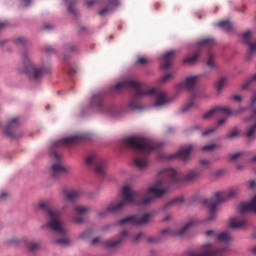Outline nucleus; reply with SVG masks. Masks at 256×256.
Wrapping results in <instances>:
<instances>
[{"label": "nucleus", "instance_id": "58836bf2", "mask_svg": "<svg viewBox=\"0 0 256 256\" xmlns=\"http://www.w3.org/2000/svg\"><path fill=\"white\" fill-rule=\"evenodd\" d=\"M37 247H39V244H37V243H30V244L28 245V249H29L30 251H35V249H37Z\"/></svg>", "mask_w": 256, "mask_h": 256}, {"label": "nucleus", "instance_id": "a19ab883", "mask_svg": "<svg viewBox=\"0 0 256 256\" xmlns=\"http://www.w3.org/2000/svg\"><path fill=\"white\" fill-rule=\"evenodd\" d=\"M201 165L203 167H209V165H211V162H209V160H201Z\"/></svg>", "mask_w": 256, "mask_h": 256}, {"label": "nucleus", "instance_id": "8fccbe9b", "mask_svg": "<svg viewBox=\"0 0 256 256\" xmlns=\"http://www.w3.org/2000/svg\"><path fill=\"white\" fill-rule=\"evenodd\" d=\"M143 237V233H139L136 237H135V241H139V239H141Z\"/></svg>", "mask_w": 256, "mask_h": 256}, {"label": "nucleus", "instance_id": "f704fd0d", "mask_svg": "<svg viewBox=\"0 0 256 256\" xmlns=\"http://www.w3.org/2000/svg\"><path fill=\"white\" fill-rule=\"evenodd\" d=\"M242 156H243V153L241 152L235 153L231 156V161H237V159H241Z\"/></svg>", "mask_w": 256, "mask_h": 256}, {"label": "nucleus", "instance_id": "412c9836", "mask_svg": "<svg viewBox=\"0 0 256 256\" xmlns=\"http://www.w3.org/2000/svg\"><path fill=\"white\" fill-rule=\"evenodd\" d=\"M251 35H252V32L247 31L243 34V39L249 45V52L251 53V55H255V53H256V41L249 42V39H251Z\"/></svg>", "mask_w": 256, "mask_h": 256}, {"label": "nucleus", "instance_id": "79ce46f5", "mask_svg": "<svg viewBox=\"0 0 256 256\" xmlns=\"http://www.w3.org/2000/svg\"><path fill=\"white\" fill-rule=\"evenodd\" d=\"M73 221H74L75 223H83V217H79V218L74 217V218H73Z\"/></svg>", "mask_w": 256, "mask_h": 256}, {"label": "nucleus", "instance_id": "bf43d9fd", "mask_svg": "<svg viewBox=\"0 0 256 256\" xmlns=\"http://www.w3.org/2000/svg\"><path fill=\"white\" fill-rule=\"evenodd\" d=\"M252 253L256 255V246L252 248Z\"/></svg>", "mask_w": 256, "mask_h": 256}, {"label": "nucleus", "instance_id": "c9c22d12", "mask_svg": "<svg viewBox=\"0 0 256 256\" xmlns=\"http://www.w3.org/2000/svg\"><path fill=\"white\" fill-rule=\"evenodd\" d=\"M171 77H173L172 73L166 74L164 77H162L161 83H167V81H169V79H171Z\"/></svg>", "mask_w": 256, "mask_h": 256}, {"label": "nucleus", "instance_id": "3c124183", "mask_svg": "<svg viewBox=\"0 0 256 256\" xmlns=\"http://www.w3.org/2000/svg\"><path fill=\"white\" fill-rule=\"evenodd\" d=\"M25 7H28L29 3H31V0H22Z\"/></svg>", "mask_w": 256, "mask_h": 256}, {"label": "nucleus", "instance_id": "f03ea898", "mask_svg": "<svg viewBox=\"0 0 256 256\" xmlns=\"http://www.w3.org/2000/svg\"><path fill=\"white\" fill-rule=\"evenodd\" d=\"M38 207L46 213L48 221L43 227H48L55 232V242L58 245H69V238L67 237V229L63 226L61 219V212L51 207V202L41 201Z\"/></svg>", "mask_w": 256, "mask_h": 256}, {"label": "nucleus", "instance_id": "c85d7f7f", "mask_svg": "<svg viewBox=\"0 0 256 256\" xmlns=\"http://www.w3.org/2000/svg\"><path fill=\"white\" fill-rule=\"evenodd\" d=\"M199 47H213L215 45V41L211 38L204 39L199 42Z\"/></svg>", "mask_w": 256, "mask_h": 256}, {"label": "nucleus", "instance_id": "20e7f679", "mask_svg": "<svg viewBox=\"0 0 256 256\" xmlns=\"http://www.w3.org/2000/svg\"><path fill=\"white\" fill-rule=\"evenodd\" d=\"M131 89L134 90L135 99H141L145 95L156 97L154 107H163L169 103V98H167V93L156 88H149L141 82L133 81L131 79H126L116 84V89Z\"/></svg>", "mask_w": 256, "mask_h": 256}, {"label": "nucleus", "instance_id": "9d476101", "mask_svg": "<svg viewBox=\"0 0 256 256\" xmlns=\"http://www.w3.org/2000/svg\"><path fill=\"white\" fill-rule=\"evenodd\" d=\"M51 157L54 161V164L52 165V176L55 179H57L59 175H63L64 173L69 172V168L65 167L61 162V156L57 154V151L52 150Z\"/></svg>", "mask_w": 256, "mask_h": 256}, {"label": "nucleus", "instance_id": "4468645a", "mask_svg": "<svg viewBox=\"0 0 256 256\" xmlns=\"http://www.w3.org/2000/svg\"><path fill=\"white\" fill-rule=\"evenodd\" d=\"M207 237H214L218 239V241H222L227 243V241H231V233L230 232H217L216 230H208L206 232Z\"/></svg>", "mask_w": 256, "mask_h": 256}, {"label": "nucleus", "instance_id": "423d86ee", "mask_svg": "<svg viewBox=\"0 0 256 256\" xmlns=\"http://www.w3.org/2000/svg\"><path fill=\"white\" fill-rule=\"evenodd\" d=\"M86 166L89 169H94L98 177L105 176V170L107 169V163L99 158V156L93 154L85 159Z\"/></svg>", "mask_w": 256, "mask_h": 256}, {"label": "nucleus", "instance_id": "e433bc0d", "mask_svg": "<svg viewBox=\"0 0 256 256\" xmlns=\"http://www.w3.org/2000/svg\"><path fill=\"white\" fill-rule=\"evenodd\" d=\"M137 63L139 65H147V63H149V59H147V58H139Z\"/></svg>", "mask_w": 256, "mask_h": 256}, {"label": "nucleus", "instance_id": "1a4fd4ad", "mask_svg": "<svg viewBox=\"0 0 256 256\" xmlns=\"http://www.w3.org/2000/svg\"><path fill=\"white\" fill-rule=\"evenodd\" d=\"M153 220V213H146L144 215L128 216L119 221V225H145Z\"/></svg>", "mask_w": 256, "mask_h": 256}, {"label": "nucleus", "instance_id": "ea45409f", "mask_svg": "<svg viewBox=\"0 0 256 256\" xmlns=\"http://www.w3.org/2000/svg\"><path fill=\"white\" fill-rule=\"evenodd\" d=\"M237 135H239V133L237 132V130H233L232 132H230L228 134L229 139H233L234 137H237Z\"/></svg>", "mask_w": 256, "mask_h": 256}, {"label": "nucleus", "instance_id": "69168bd1", "mask_svg": "<svg viewBox=\"0 0 256 256\" xmlns=\"http://www.w3.org/2000/svg\"><path fill=\"white\" fill-rule=\"evenodd\" d=\"M18 41H19L20 43H23V39H18Z\"/></svg>", "mask_w": 256, "mask_h": 256}, {"label": "nucleus", "instance_id": "6ab92c4d", "mask_svg": "<svg viewBox=\"0 0 256 256\" xmlns=\"http://www.w3.org/2000/svg\"><path fill=\"white\" fill-rule=\"evenodd\" d=\"M175 53V51H169L166 54H164L161 61L162 69L166 70L169 69V67H171V61L175 59Z\"/></svg>", "mask_w": 256, "mask_h": 256}, {"label": "nucleus", "instance_id": "f257e3e1", "mask_svg": "<svg viewBox=\"0 0 256 256\" xmlns=\"http://www.w3.org/2000/svg\"><path fill=\"white\" fill-rule=\"evenodd\" d=\"M159 178L146 191H135L133 187L126 185L122 188V199L111 202L109 206L97 213L98 219H103L107 213L119 211L127 205H149L153 199L163 197L165 193L169 192V188L173 183H177V172L175 169L168 168L160 172Z\"/></svg>", "mask_w": 256, "mask_h": 256}, {"label": "nucleus", "instance_id": "7c9ffc66", "mask_svg": "<svg viewBox=\"0 0 256 256\" xmlns=\"http://www.w3.org/2000/svg\"><path fill=\"white\" fill-rule=\"evenodd\" d=\"M197 177H199V174L195 171H191L186 175L185 181H193L194 179H197Z\"/></svg>", "mask_w": 256, "mask_h": 256}, {"label": "nucleus", "instance_id": "4c0bfd02", "mask_svg": "<svg viewBox=\"0 0 256 256\" xmlns=\"http://www.w3.org/2000/svg\"><path fill=\"white\" fill-rule=\"evenodd\" d=\"M217 130V128H209L208 130L204 131L202 133L203 136L205 135H210V133H215V131Z\"/></svg>", "mask_w": 256, "mask_h": 256}, {"label": "nucleus", "instance_id": "39448f33", "mask_svg": "<svg viewBox=\"0 0 256 256\" xmlns=\"http://www.w3.org/2000/svg\"><path fill=\"white\" fill-rule=\"evenodd\" d=\"M239 193V190L232 188L228 190L227 192H216L214 196V201L210 200L208 202V205L210 206V213L207 217L208 221H214V219H217V204L223 203V201H227V199H231L235 197Z\"/></svg>", "mask_w": 256, "mask_h": 256}, {"label": "nucleus", "instance_id": "bb28decb", "mask_svg": "<svg viewBox=\"0 0 256 256\" xmlns=\"http://www.w3.org/2000/svg\"><path fill=\"white\" fill-rule=\"evenodd\" d=\"M227 85V78H220L216 83V91L217 93H221L225 86Z\"/></svg>", "mask_w": 256, "mask_h": 256}, {"label": "nucleus", "instance_id": "09e8293b", "mask_svg": "<svg viewBox=\"0 0 256 256\" xmlns=\"http://www.w3.org/2000/svg\"><path fill=\"white\" fill-rule=\"evenodd\" d=\"M256 187V182L255 181H251L250 182V189H255Z\"/></svg>", "mask_w": 256, "mask_h": 256}, {"label": "nucleus", "instance_id": "052dcab7", "mask_svg": "<svg viewBox=\"0 0 256 256\" xmlns=\"http://www.w3.org/2000/svg\"><path fill=\"white\" fill-rule=\"evenodd\" d=\"M251 81H256V74L252 77Z\"/></svg>", "mask_w": 256, "mask_h": 256}, {"label": "nucleus", "instance_id": "5701e85b", "mask_svg": "<svg viewBox=\"0 0 256 256\" xmlns=\"http://www.w3.org/2000/svg\"><path fill=\"white\" fill-rule=\"evenodd\" d=\"M79 139H81V136H77V135L66 137L62 141L56 143V145H66V146L75 145V143H77Z\"/></svg>", "mask_w": 256, "mask_h": 256}, {"label": "nucleus", "instance_id": "de8ad7c7", "mask_svg": "<svg viewBox=\"0 0 256 256\" xmlns=\"http://www.w3.org/2000/svg\"><path fill=\"white\" fill-rule=\"evenodd\" d=\"M8 196H9V193L2 192V194L0 195V199H3V198L8 197Z\"/></svg>", "mask_w": 256, "mask_h": 256}, {"label": "nucleus", "instance_id": "aec40b11", "mask_svg": "<svg viewBox=\"0 0 256 256\" xmlns=\"http://www.w3.org/2000/svg\"><path fill=\"white\" fill-rule=\"evenodd\" d=\"M117 5H119V0H107V7L102 9L99 12V15H101V17H104V15L111 13V11H113V8L117 7Z\"/></svg>", "mask_w": 256, "mask_h": 256}, {"label": "nucleus", "instance_id": "a18cd8bd", "mask_svg": "<svg viewBox=\"0 0 256 256\" xmlns=\"http://www.w3.org/2000/svg\"><path fill=\"white\" fill-rule=\"evenodd\" d=\"M232 99H233L234 101L240 102V101H241V96L235 95V96L232 97Z\"/></svg>", "mask_w": 256, "mask_h": 256}, {"label": "nucleus", "instance_id": "473e14b6", "mask_svg": "<svg viewBox=\"0 0 256 256\" xmlns=\"http://www.w3.org/2000/svg\"><path fill=\"white\" fill-rule=\"evenodd\" d=\"M217 145L215 144H208L202 147V151H213Z\"/></svg>", "mask_w": 256, "mask_h": 256}, {"label": "nucleus", "instance_id": "e2e57ef3", "mask_svg": "<svg viewBox=\"0 0 256 256\" xmlns=\"http://www.w3.org/2000/svg\"><path fill=\"white\" fill-rule=\"evenodd\" d=\"M164 221H169V216H167L166 218H164Z\"/></svg>", "mask_w": 256, "mask_h": 256}, {"label": "nucleus", "instance_id": "c03bdc74", "mask_svg": "<svg viewBox=\"0 0 256 256\" xmlns=\"http://www.w3.org/2000/svg\"><path fill=\"white\" fill-rule=\"evenodd\" d=\"M94 3H97V1L96 0L89 1L86 3V6L91 7V5H94Z\"/></svg>", "mask_w": 256, "mask_h": 256}, {"label": "nucleus", "instance_id": "dca6fc26", "mask_svg": "<svg viewBox=\"0 0 256 256\" xmlns=\"http://www.w3.org/2000/svg\"><path fill=\"white\" fill-rule=\"evenodd\" d=\"M192 152L193 145L184 146L174 156H171L170 159L178 157V159H182V161H189V155H191Z\"/></svg>", "mask_w": 256, "mask_h": 256}, {"label": "nucleus", "instance_id": "ddd939ff", "mask_svg": "<svg viewBox=\"0 0 256 256\" xmlns=\"http://www.w3.org/2000/svg\"><path fill=\"white\" fill-rule=\"evenodd\" d=\"M240 215L244 213H256V195L247 203H241L239 206Z\"/></svg>", "mask_w": 256, "mask_h": 256}, {"label": "nucleus", "instance_id": "0e129e2a", "mask_svg": "<svg viewBox=\"0 0 256 256\" xmlns=\"http://www.w3.org/2000/svg\"><path fill=\"white\" fill-rule=\"evenodd\" d=\"M68 10L70 11V13H73V10H71V7H69Z\"/></svg>", "mask_w": 256, "mask_h": 256}, {"label": "nucleus", "instance_id": "6e6d98bb", "mask_svg": "<svg viewBox=\"0 0 256 256\" xmlns=\"http://www.w3.org/2000/svg\"><path fill=\"white\" fill-rule=\"evenodd\" d=\"M252 103H253V104H255V103H256V93L253 95Z\"/></svg>", "mask_w": 256, "mask_h": 256}, {"label": "nucleus", "instance_id": "a878e982", "mask_svg": "<svg viewBox=\"0 0 256 256\" xmlns=\"http://www.w3.org/2000/svg\"><path fill=\"white\" fill-rule=\"evenodd\" d=\"M75 213H78V215H87L90 211L91 208L83 205H77L74 207Z\"/></svg>", "mask_w": 256, "mask_h": 256}, {"label": "nucleus", "instance_id": "b1692460", "mask_svg": "<svg viewBox=\"0 0 256 256\" xmlns=\"http://www.w3.org/2000/svg\"><path fill=\"white\" fill-rule=\"evenodd\" d=\"M16 127H19V119L14 118L12 119L6 126V134L9 135V137H13V129H16Z\"/></svg>", "mask_w": 256, "mask_h": 256}, {"label": "nucleus", "instance_id": "cd10ccee", "mask_svg": "<svg viewBox=\"0 0 256 256\" xmlns=\"http://www.w3.org/2000/svg\"><path fill=\"white\" fill-rule=\"evenodd\" d=\"M218 27H221L224 31H231L233 29V24L229 21H222L217 24Z\"/></svg>", "mask_w": 256, "mask_h": 256}, {"label": "nucleus", "instance_id": "393cba45", "mask_svg": "<svg viewBox=\"0 0 256 256\" xmlns=\"http://www.w3.org/2000/svg\"><path fill=\"white\" fill-rule=\"evenodd\" d=\"M251 119H256V109L254 110L253 115L250 118H248V121H251ZM255 133H256V123L248 128V130L246 131V136L253 137Z\"/></svg>", "mask_w": 256, "mask_h": 256}, {"label": "nucleus", "instance_id": "7ed1b4c3", "mask_svg": "<svg viewBox=\"0 0 256 256\" xmlns=\"http://www.w3.org/2000/svg\"><path fill=\"white\" fill-rule=\"evenodd\" d=\"M123 145L124 147H127V149H134L137 151L138 156L134 159V165L140 170L149 167L147 155L157 149V146L153 141L139 136L125 138L123 140Z\"/></svg>", "mask_w": 256, "mask_h": 256}, {"label": "nucleus", "instance_id": "9b49d317", "mask_svg": "<svg viewBox=\"0 0 256 256\" xmlns=\"http://www.w3.org/2000/svg\"><path fill=\"white\" fill-rule=\"evenodd\" d=\"M221 113H224L225 115H238V113H241V110L233 111L231 110V108L226 106H216L206 112L203 117L204 119H211V117L219 115Z\"/></svg>", "mask_w": 256, "mask_h": 256}, {"label": "nucleus", "instance_id": "0eeeda50", "mask_svg": "<svg viewBox=\"0 0 256 256\" xmlns=\"http://www.w3.org/2000/svg\"><path fill=\"white\" fill-rule=\"evenodd\" d=\"M225 251H227V246L220 249H215L213 244L208 243L201 247V253L188 252L185 254V256H222Z\"/></svg>", "mask_w": 256, "mask_h": 256}, {"label": "nucleus", "instance_id": "49530a36", "mask_svg": "<svg viewBox=\"0 0 256 256\" xmlns=\"http://www.w3.org/2000/svg\"><path fill=\"white\" fill-rule=\"evenodd\" d=\"M238 171H243L245 169V165L237 164Z\"/></svg>", "mask_w": 256, "mask_h": 256}, {"label": "nucleus", "instance_id": "680f3d73", "mask_svg": "<svg viewBox=\"0 0 256 256\" xmlns=\"http://www.w3.org/2000/svg\"><path fill=\"white\" fill-rule=\"evenodd\" d=\"M252 163H256V157L251 159Z\"/></svg>", "mask_w": 256, "mask_h": 256}, {"label": "nucleus", "instance_id": "864d4df0", "mask_svg": "<svg viewBox=\"0 0 256 256\" xmlns=\"http://www.w3.org/2000/svg\"><path fill=\"white\" fill-rule=\"evenodd\" d=\"M92 243H93V245H97V243H99V238H94L92 240Z\"/></svg>", "mask_w": 256, "mask_h": 256}, {"label": "nucleus", "instance_id": "a211bd4d", "mask_svg": "<svg viewBox=\"0 0 256 256\" xmlns=\"http://www.w3.org/2000/svg\"><path fill=\"white\" fill-rule=\"evenodd\" d=\"M127 237H129V234H127V231H123L117 240H108L106 242V245L108 247H119V245H123L125 241H127Z\"/></svg>", "mask_w": 256, "mask_h": 256}, {"label": "nucleus", "instance_id": "f3484780", "mask_svg": "<svg viewBox=\"0 0 256 256\" xmlns=\"http://www.w3.org/2000/svg\"><path fill=\"white\" fill-rule=\"evenodd\" d=\"M199 76H189L184 82L178 84V89H193L197 83Z\"/></svg>", "mask_w": 256, "mask_h": 256}, {"label": "nucleus", "instance_id": "f8f14e48", "mask_svg": "<svg viewBox=\"0 0 256 256\" xmlns=\"http://www.w3.org/2000/svg\"><path fill=\"white\" fill-rule=\"evenodd\" d=\"M196 224L197 221L191 220L180 231L167 228L162 231V235H165V233H169V235H185V233H187V231H189V229H191V227L195 226Z\"/></svg>", "mask_w": 256, "mask_h": 256}, {"label": "nucleus", "instance_id": "2f4dec72", "mask_svg": "<svg viewBox=\"0 0 256 256\" xmlns=\"http://www.w3.org/2000/svg\"><path fill=\"white\" fill-rule=\"evenodd\" d=\"M198 58H199V53H195L192 57H188L184 59V63H190L191 65H193V63H195Z\"/></svg>", "mask_w": 256, "mask_h": 256}, {"label": "nucleus", "instance_id": "5fc2aeb1", "mask_svg": "<svg viewBox=\"0 0 256 256\" xmlns=\"http://www.w3.org/2000/svg\"><path fill=\"white\" fill-rule=\"evenodd\" d=\"M148 241H150V243H155V242H157V239H155V238H149Z\"/></svg>", "mask_w": 256, "mask_h": 256}, {"label": "nucleus", "instance_id": "72a5a7b5", "mask_svg": "<svg viewBox=\"0 0 256 256\" xmlns=\"http://www.w3.org/2000/svg\"><path fill=\"white\" fill-rule=\"evenodd\" d=\"M208 67H211V69L215 68V62H213V55L209 56V59L207 61Z\"/></svg>", "mask_w": 256, "mask_h": 256}, {"label": "nucleus", "instance_id": "13d9d810", "mask_svg": "<svg viewBox=\"0 0 256 256\" xmlns=\"http://www.w3.org/2000/svg\"><path fill=\"white\" fill-rule=\"evenodd\" d=\"M131 109H137V106L133 105V103H130Z\"/></svg>", "mask_w": 256, "mask_h": 256}, {"label": "nucleus", "instance_id": "4be33fe9", "mask_svg": "<svg viewBox=\"0 0 256 256\" xmlns=\"http://www.w3.org/2000/svg\"><path fill=\"white\" fill-rule=\"evenodd\" d=\"M81 190H66L64 195L68 201H77L81 197Z\"/></svg>", "mask_w": 256, "mask_h": 256}, {"label": "nucleus", "instance_id": "338daca9", "mask_svg": "<svg viewBox=\"0 0 256 256\" xmlns=\"http://www.w3.org/2000/svg\"><path fill=\"white\" fill-rule=\"evenodd\" d=\"M46 109H49V106H46Z\"/></svg>", "mask_w": 256, "mask_h": 256}, {"label": "nucleus", "instance_id": "603ef678", "mask_svg": "<svg viewBox=\"0 0 256 256\" xmlns=\"http://www.w3.org/2000/svg\"><path fill=\"white\" fill-rule=\"evenodd\" d=\"M226 119L222 118L218 121V125H223V123H225Z\"/></svg>", "mask_w": 256, "mask_h": 256}, {"label": "nucleus", "instance_id": "6e6552de", "mask_svg": "<svg viewBox=\"0 0 256 256\" xmlns=\"http://www.w3.org/2000/svg\"><path fill=\"white\" fill-rule=\"evenodd\" d=\"M22 61L25 67V73H27L31 79L37 81V79L43 75V70L41 68H36L35 65H33L31 58H29V54L24 53L22 56Z\"/></svg>", "mask_w": 256, "mask_h": 256}, {"label": "nucleus", "instance_id": "c756f323", "mask_svg": "<svg viewBox=\"0 0 256 256\" xmlns=\"http://www.w3.org/2000/svg\"><path fill=\"white\" fill-rule=\"evenodd\" d=\"M193 105H195V96H192L189 102L182 107L181 109L182 113H187V111H189V109H191Z\"/></svg>", "mask_w": 256, "mask_h": 256}, {"label": "nucleus", "instance_id": "37998d69", "mask_svg": "<svg viewBox=\"0 0 256 256\" xmlns=\"http://www.w3.org/2000/svg\"><path fill=\"white\" fill-rule=\"evenodd\" d=\"M179 201H183L181 199H174L171 202H169V205H175V203H179Z\"/></svg>", "mask_w": 256, "mask_h": 256}, {"label": "nucleus", "instance_id": "2eb2a0df", "mask_svg": "<svg viewBox=\"0 0 256 256\" xmlns=\"http://www.w3.org/2000/svg\"><path fill=\"white\" fill-rule=\"evenodd\" d=\"M248 222L243 216H234L229 220V227L231 229H243V227H247Z\"/></svg>", "mask_w": 256, "mask_h": 256}, {"label": "nucleus", "instance_id": "4d7b16f0", "mask_svg": "<svg viewBox=\"0 0 256 256\" xmlns=\"http://www.w3.org/2000/svg\"><path fill=\"white\" fill-rule=\"evenodd\" d=\"M5 22H0V29H3V27H5Z\"/></svg>", "mask_w": 256, "mask_h": 256}]
</instances>
